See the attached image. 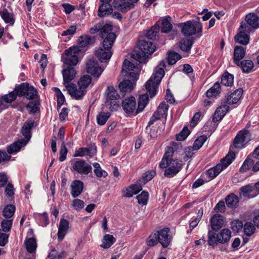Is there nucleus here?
<instances>
[{"instance_id": "obj_1", "label": "nucleus", "mask_w": 259, "mask_h": 259, "mask_svg": "<svg viewBox=\"0 0 259 259\" xmlns=\"http://www.w3.org/2000/svg\"><path fill=\"white\" fill-rule=\"evenodd\" d=\"M165 67V62L164 61H161L155 68L153 76L150 77L145 84L146 89L151 98H153L156 94L158 86L164 75V69Z\"/></svg>"}, {"instance_id": "obj_2", "label": "nucleus", "mask_w": 259, "mask_h": 259, "mask_svg": "<svg viewBox=\"0 0 259 259\" xmlns=\"http://www.w3.org/2000/svg\"><path fill=\"white\" fill-rule=\"evenodd\" d=\"M138 47L132 54L133 58L140 63H144L149 55L156 50V46L151 42L141 40L138 41Z\"/></svg>"}, {"instance_id": "obj_3", "label": "nucleus", "mask_w": 259, "mask_h": 259, "mask_svg": "<svg viewBox=\"0 0 259 259\" xmlns=\"http://www.w3.org/2000/svg\"><path fill=\"white\" fill-rule=\"evenodd\" d=\"M112 26L109 24H103V23H98L90 29L92 33H95L98 31L100 32V36L103 39L104 46L106 45V42H110V44L114 41L116 35L114 32H112Z\"/></svg>"}, {"instance_id": "obj_4", "label": "nucleus", "mask_w": 259, "mask_h": 259, "mask_svg": "<svg viewBox=\"0 0 259 259\" xmlns=\"http://www.w3.org/2000/svg\"><path fill=\"white\" fill-rule=\"evenodd\" d=\"M231 237V232L229 229H223L216 235L212 231L208 232V244L212 247L216 246L218 243L228 242Z\"/></svg>"}, {"instance_id": "obj_5", "label": "nucleus", "mask_w": 259, "mask_h": 259, "mask_svg": "<svg viewBox=\"0 0 259 259\" xmlns=\"http://www.w3.org/2000/svg\"><path fill=\"white\" fill-rule=\"evenodd\" d=\"M197 21L190 20L179 24V26L182 28V33L186 36H192L196 33L201 35L202 30V24L199 21V17H197Z\"/></svg>"}, {"instance_id": "obj_6", "label": "nucleus", "mask_w": 259, "mask_h": 259, "mask_svg": "<svg viewBox=\"0 0 259 259\" xmlns=\"http://www.w3.org/2000/svg\"><path fill=\"white\" fill-rule=\"evenodd\" d=\"M80 51L78 47H71L65 51L62 55V60L64 68L73 67L78 62V54Z\"/></svg>"}, {"instance_id": "obj_7", "label": "nucleus", "mask_w": 259, "mask_h": 259, "mask_svg": "<svg viewBox=\"0 0 259 259\" xmlns=\"http://www.w3.org/2000/svg\"><path fill=\"white\" fill-rule=\"evenodd\" d=\"M92 82V77L89 75H84L78 81V88L75 84V88L69 94L76 100H81L86 94V89Z\"/></svg>"}, {"instance_id": "obj_8", "label": "nucleus", "mask_w": 259, "mask_h": 259, "mask_svg": "<svg viewBox=\"0 0 259 259\" xmlns=\"http://www.w3.org/2000/svg\"><path fill=\"white\" fill-rule=\"evenodd\" d=\"M235 155L233 152H229L228 154L221 160V163L217 164L213 168L206 171V175L212 179L215 178L222 170L228 167L235 159Z\"/></svg>"}, {"instance_id": "obj_9", "label": "nucleus", "mask_w": 259, "mask_h": 259, "mask_svg": "<svg viewBox=\"0 0 259 259\" xmlns=\"http://www.w3.org/2000/svg\"><path fill=\"white\" fill-rule=\"evenodd\" d=\"M251 140V134L246 128L239 131L233 141V146L236 149L243 148L246 144Z\"/></svg>"}, {"instance_id": "obj_10", "label": "nucleus", "mask_w": 259, "mask_h": 259, "mask_svg": "<svg viewBox=\"0 0 259 259\" xmlns=\"http://www.w3.org/2000/svg\"><path fill=\"white\" fill-rule=\"evenodd\" d=\"M76 74V72L73 67L64 68L62 71L63 84L68 94L75 88V84L71 83V81L74 78Z\"/></svg>"}, {"instance_id": "obj_11", "label": "nucleus", "mask_w": 259, "mask_h": 259, "mask_svg": "<svg viewBox=\"0 0 259 259\" xmlns=\"http://www.w3.org/2000/svg\"><path fill=\"white\" fill-rule=\"evenodd\" d=\"M141 71V68L138 64L135 65L127 59H125L123 63L122 67V72L125 73V75L130 77L132 79L138 80L139 72Z\"/></svg>"}, {"instance_id": "obj_12", "label": "nucleus", "mask_w": 259, "mask_h": 259, "mask_svg": "<svg viewBox=\"0 0 259 259\" xmlns=\"http://www.w3.org/2000/svg\"><path fill=\"white\" fill-rule=\"evenodd\" d=\"M114 41H113L110 44V41L106 42V45L104 46L102 43L103 48H99L95 51V54L96 56L101 62H106L109 60L112 55V51H111L112 46Z\"/></svg>"}, {"instance_id": "obj_13", "label": "nucleus", "mask_w": 259, "mask_h": 259, "mask_svg": "<svg viewBox=\"0 0 259 259\" xmlns=\"http://www.w3.org/2000/svg\"><path fill=\"white\" fill-rule=\"evenodd\" d=\"M239 30V33L234 37L235 42L242 45H247L249 41V36L248 33L250 32V27L245 24H241Z\"/></svg>"}, {"instance_id": "obj_14", "label": "nucleus", "mask_w": 259, "mask_h": 259, "mask_svg": "<svg viewBox=\"0 0 259 259\" xmlns=\"http://www.w3.org/2000/svg\"><path fill=\"white\" fill-rule=\"evenodd\" d=\"M167 168L164 170L165 177L170 178L178 174L183 167V161L178 159H171Z\"/></svg>"}, {"instance_id": "obj_15", "label": "nucleus", "mask_w": 259, "mask_h": 259, "mask_svg": "<svg viewBox=\"0 0 259 259\" xmlns=\"http://www.w3.org/2000/svg\"><path fill=\"white\" fill-rule=\"evenodd\" d=\"M104 69L99 67L98 61L95 59L88 60L87 63V72L92 75L99 77L103 71Z\"/></svg>"}, {"instance_id": "obj_16", "label": "nucleus", "mask_w": 259, "mask_h": 259, "mask_svg": "<svg viewBox=\"0 0 259 259\" xmlns=\"http://www.w3.org/2000/svg\"><path fill=\"white\" fill-rule=\"evenodd\" d=\"M73 169L79 174L88 175L92 171V167L84 160L75 161L72 165Z\"/></svg>"}, {"instance_id": "obj_17", "label": "nucleus", "mask_w": 259, "mask_h": 259, "mask_svg": "<svg viewBox=\"0 0 259 259\" xmlns=\"http://www.w3.org/2000/svg\"><path fill=\"white\" fill-rule=\"evenodd\" d=\"M169 229L166 228L155 232L159 242L164 248H166L171 241V237L169 234Z\"/></svg>"}, {"instance_id": "obj_18", "label": "nucleus", "mask_w": 259, "mask_h": 259, "mask_svg": "<svg viewBox=\"0 0 259 259\" xmlns=\"http://www.w3.org/2000/svg\"><path fill=\"white\" fill-rule=\"evenodd\" d=\"M122 106L126 113L130 114L134 113L136 107L135 98L133 97L125 98L122 102Z\"/></svg>"}, {"instance_id": "obj_19", "label": "nucleus", "mask_w": 259, "mask_h": 259, "mask_svg": "<svg viewBox=\"0 0 259 259\" xmlns=\"http://www.w3.org/2000/svg\"><path fill=\"white\" fill-rule=\"evenodd\" d=\"M137 80L132 79V80L129 79H124L119 84V88L120 92L123 94L122 96H124V93L131 92L133 90L134 86L136 84Z\"/></svg>"}, {"instance_id": "obj_20", "label": "nucleus", "mask_w": 259, "mask_h": 259, "mask_svg": "<svg viewBox=\"0 0 259 259\" xmlns=\"http://www.w3.org/2000/svg\"><path fill=\"white\" fill-rule=\"evenodd\" d=\"M70 193L73 198L78 197L82 192L83 184L79 180H74L70 186Z\"/></svg>"}, {"instance_id": "obj_21", "label": "nucleus", "mask_w": 259, "mask_h": 259, "mask_svg": "<svg viewBox=\"0 0 259 259\" xmlns=\"http://www.w3.org/2000/svg\"><path fill=\"white\" fill-rule=\"evenodd\" d=\"M245 20L246 23H241V24H245L251 28L256 29L259 27V17L255 14H249L246 16Z\"/></svg>"}, {"instance_id": "obj_22", "label": "nucleus", "mask_w": 259, "mask_h": 259, "mask_svg": "<svg viewBox=\"0 0 259 259\" xmlns=\"http://www.w3.org/2000/svg\"><path fill=\"white\" fill-rule=\"evenodd\" d=\"M69 222L67 220L64 219L60 220L57 233L58 238L59 240L61 241L64 238L69 229Z\"/></svg>"}, {"instance_id": "obj_23", "label": "nucleus", "mask_w": 259, "mask_h": 259, "mask_svg": "<svg viewBox=\"0 0 259 259\" xmlns=\"http://www.w3.org/2000/svg\"><path fill=\"white\" fill-rule=\"evenodd\" d=\"M34 121L32 120H27L22 127L21 133L26 139V141H25L27 142V143L31 137V132L34 125Z\"/></svg>"}, {"instance_id": "obj_24", "label": "nucleus", "mask_w": 259, "mask_h": 259, "mask_svg": "<svg viewBox=\"0 0 259 259\" xmlns=\"http://www.w3.org/2000/svg\"><path fill=\"white\" fill-rule=\"evenodd\" d=\"M210 224L211 229L213 231H218L223 227L224 224L223 216L220 214H214L211 219Z\"/></svg>"}, {"instance_id": "obj_25", "label": "nucleus", "mask_w": 259, "mask_h": 259, "mask_svg": "<svg viewBox=\"0 0 259 259\" xmlns=\"http://www.w3.org/2000/svg\"><path fill=\"white\" fill-rule=\"evenodd\" d=\"M245 49L242 46H236L234 49L233 62L235 64H238L245 56Z\"/></svg>"}, {"instance_id": "obj_26", "label": "nucleus", "mask_w": 259, "mask_h": 259, "mask_svg": "<svg viewBox=\"0 0 259 259\" xmlns=\"http://www.w3.org/2000/svg\"><path fill=\"white\" fill-rule=\"evenodd\" d=\"M243 90L241 89H238L235 90L226 99L225 102L228 104H234L237 103L240 99Z\"/></svg>"}, {"instance_id": "obj_27", "label": "nucleus", "mask_w": 259, "mask_h": 259, "mask_svg": "<svg viewBox=\"0 0 259 259\" xmlns=\"http://www.w3.org/2000/svg\"><path fill=\"white\" fill-rule=\"evenodd\" d=\"M112 11V7L109 3H102L99 8L98 16L100 17H104L111 14Z\"/></svg>"}, {"instance_id": "obj_28", "label": "nucleus", "mask_w": 259, "mask_h": 259, "mask_svg": "<svg viewBox=\"0 0 259 259\" xmlns=\"http://www.w3.org/2000/svg\"><path fill=\"white\" fill-rule=\"evenodd\" d=\"M27 142H25L24 140L14 142L8 147L7 152L10 154L16 153L19 151L21 148L25 146Z\"/></svg>"}, {"instance_id": "obj_29", "label": "nucleus", "mask_w": 259, "mask_h": 259, "mask_svg": "<svg viewBox=\"0 0 259 259\" xmlns=\"http://www.w3.org/2000/svg\"><path fill=\"white\" fill-rule=\"evenodd\" d=\"M236 65L240 67L242 71L245 73L251 72L254 67V64L250 60H244L241 62L239 61V63Z\"/></svg>"}, {"instance_id": "obj_30", "label": "nucleus", "mask_w": 259, "mask_h": 259, "mask_svg": "<svg viewBox=\"0 0 259 259\" xmlns=\"http://www.w3.org/2000/svg\"><path fill=\"white\" fill-rule=\"evenodd\" d=\"M194 43V39L191 38L182 39L180 42V48L181 50L184 52H189L192 48V46Z\"/></svg>"}, {"instance_id": "obj_31", "label": "nucleus", "mask_w": 259, "mask_h": 259, "mask_svg": "<svg viewBox=\"0 0 259 259\" xmlns=\"http://www.w3.org/2000/svg\"><path fill=\"white\" fill-rule=\"evenodd\" d=\"M254 187L251 185H247L240 188V197H245L250 198L254 197V195H251V193L253 191Z\"/></svg>"}, {"instance_id": "obj_32", "label": "nucleus", "mask_w": 259, "mask_h": 259, "mask_svg": "<svg viewBox=\"0 0 259 259\" xmlns=\"http://www.w3.org/2000/svg\"><path fill=\"white\" fill-rule=\"evenodd\" d=\"M170 20L171 18L169 16H166L162 20L161 28L162 33H167L171 30L172 26L170 23Z\"/></svg>"}, {"instance_id": "obj_33", "label": "nucleus", "mask_w": 259, "mask_h": 259, "mask_svg": "<svg viewBox=\"0 0 259 259\" xmlns=\"http://www.w3.org/2000/svg\"><path fill=\"white\" fill-rule=\"evenodd\" d=\"M148 94H145L140 96L138 101V106L136 111V114H138L144 110L148 103Z\"/></svg>"}, {"instance_id": "obj_34", "label": "nucleus", "mask_w": 259, "mask_h": 259, "mask_svg": "<svg viewBox=\"0 0 259 259\" xmlns=\"http://www.w3.org/2000/svg\"><path fill=\"white\" fill-rule=\"evenodd\" d=\"M220 92V84L218 82H217L206 92V95L208 98H210L219 95Z\"/></svg>"}, {"instance_id": "obj_35", "label": "nucleus", "mask_w": 259, "mask_h": 259, "mask_svg": "<svg viewBox=\"0 0 259 259\" xmlns=\"http://www.w3.org/2000/svg\"><path fill=\"white\" fill-rule=\"evenodd\" d=\"M25 244L28 252L31 253L35 252L37 247V243L35 238L31 237L26 239L25 241Z\"/></svg>"}, {"instance_id": "obj_36", "label": "nucleus", "mask_w": 259, "mask_h": 259, "mask_svg": "<svg viewBox=\"0 0 259 259\" xmlns=\"http://www.w3.org/2000/svg\"><path fill=\"white\" fill-rule=\"evenodd\" d=\"M225 200L227 206L231 208L236 207L239 202L238 197L233 193L228 195Z\"/></svg>"}, {"instance_id": "obj_37", "label": "nucleus", "mask_w": 259, "mask_h": 259, "mask_svg": "<svg viewBox=\"0 0 259 259\" xmlns=\"http://www.w3.org/2000/svg\"><path fill=\"white\" fill-rule=\"evenodd\" d=\"M116 241V239L111 235H105L102 240L101 246L104 248H109Z\"/></svg>"}, {"instance_id": "obj_38", "label": "nucleus", "mask_w": 259, "mask_h": 259, "mask_svg": "<svg viewBox=\"0 0 259 259\" xmlns=\"http://www.w3.org/2000/svg\"><path fill=\"white\" fill-rule=\"evenodd\" d=\"M234 76L228 72H225L221 79V83L225 86H231L233 83Z\"/></svg>"}, {"instance_id": "obj_39", "label": "nucleus", "mask_w": 259, "mask_h": 259, "mask_svg": "<svg viewBox=\"0 0 259 259\" xmlns=\"http://www.w3.org/2000/svg\"><path fill=\"white\" fill-rule=\"evenodd\" d=\"M159 29L160 27L159 25H158L157 23L155 24L150 30L147 31L146 34V37L150 39H156L157 34L159 32Z\"/></svg>"}, {"instance_id": "obj_40", "label": "nucleus", "mask_w": 259, "mask_h": 259, "mask_svg": "<svg viewBox=\"0 0 259 259\" xmlns=\"http://www.w3.org/2000/svg\"><path fill=\"white\" fill-rule=\"evenodd\" d=\"M0 15L6 23H10L11 25H13L15 23V19L14 18L13 15L12 13L8 12L7 10L5 9L0 12Z\"/></svg>"}, {"instance_id": "obj_41", "label": "nucleus", "mask_w": 259, "mask_h": 259, "mask_svg": "<svg viewBox=\"0 0 259 259\" xmlns=\"http://www.w3.org/2000/svg\"><path fill=\"white\" fill-rule=\"evenodd\" d=\"M94 39L88 35H82L79 36L78 42L81 47H85L88 45L94 43Z\"/></svg>"}, {"instance_id": "obj_42", "label": "nucleus", "mask_w": 259, "mask_h": 259, "mask_svg": "<svg viewBox=\"0 0 259 259\" xmlns=\"http://www.w3.org/2000/svg\"><path fill=\"white\" fill-rule=\"evenodd\" d=\"M29 84L28 83H22L15 87L14 92L17 96H23L26 94Z\"/></svg>"}, {"instance_id": "obj_43", "label": "nucleus", "mask_w": 259, "mask_h": 259, "mask_svg": "<svg viewBox=\"0 0 259 259\" xmlns=\"http://www.w3.org/2000/svg\"><path fill=\"white\" fill-rule=\"evenodd\" d=\"M110 116L109 112H100L96 117L97 123L100 125H104Z\"/></svg>"}, {"instance_id": "obj_44", "label": "nucleus", "mask_w": 259, "mask_h": 259, "mask_svg": "<svg viewBox=\"0 0 259 259\" xmlns=\"http://www.w3.org/2000/svg\"><path fill=\"white\" fill-rule=\"evenodd\" d=\"M15 209L16 207L14 205H7L3 209V215L6 218H11L13 215Z\"/></svg>"}, {"instance_id": "obj_45", "label": "nucleus", "mask_w": 259, "mask_h": 259, "mask_svg": "<svg viewBox=\"0 0 259 259\" xmlns=\"http://www.w3.org/2000/svg\"><path fill=\"white\" fill-rule=\"evenodd\" d=\"M107 99L111 100H116L119 98V95L112 86H110L107 89Z\"/></svg>"}, {"instance_id": "obj_46", "label": "nucleus", "mask_w": 259, "mask_h": 259, "mask_svg": "<svg viewBox=\"0 0 259 259\" xmlns=\"http://www.w3.org/2000/svg\"><path fill=\"white\" fill-rule=\"evenodd\" d=\"M39 103L37 101H30L26 106L27 110L30 114H34L39 111Z\"/></svg>"}, {"instance_id": "obj_47", "label": "nucleus", "mask_w": 259, "mask_h": 259, "mask_svg": "<svg viewBox=\"0 0 259 259\" xmlns=\"http://www.w3.org/2000/svg\"><path fill=\"white\" fill-rule=\"evenodd\" d=\"M52 89L55 92L57 98V107L58 108L60 107L65 101L64 96L59 89L57 88H53Z\"/></svg>"}, {"instance_id": "obj_48", "label": "nucleus", "mask_w": 259, "mask_h": 259, "mask_svg": "<svg viewBox=\"0 0 259 259\" xmlns=\"http://www.w3.org/2000/svg\"><path fill=\"white\" fill-rule=\"evenodd\" d=\"M181 58V56L178 53L175 52H170L168 54L167 62L169 64H175L178 60Z\"/></svg>"}, {"instance_id": "obj_49", "label": "nucleus", "mask_w": 259, "mask_h": 259, "mask_svg": "<svg viewBox=\"0 0 259 259\" xmlns=\"http://www.w3.org/2000/svg\"><path fill=\"white\" fill-rule=\"evenodd\" d=\"M206 140L207 137L205 135H202L198 137L194 141L192 146L194 148V150H199L202 146Z\"/></svg>"}, {"instance_id": "obj_50", "label": "nucleus", "mask_w": 259, "mask_h": 259, "mask_svg": "<svg viewBox=\"0 0 259 259\" xmlns=\"http://www.w3.org/2000/svg\"><path fill=\"white\" fill-rule=\"evenodd\" d=\"M169 106L165 103H161L160 104L157 108L156 114L158 115L160 117L165 115L167 114V111L168 109Z\"/></svg>"}, {"instance_id": "obj_51", "label": "nucleus", "mask_w": 259, "mask_h": 259, "mask_svg": "<svg viewBox=\"0 0 259 259\" xmlns=\"http://www.w3.org/2000/svg\"><path fill=\"white\" fill-rule=\"evenodd\" d=\"M139 204L142 205H146L149 198L148 193L143 191L141 194H139L136 197Z\"/></svg>"}, {"instance_id": "obj_52", "label": "nucleus", "mask_w": 259, "mask_h": 259, "mask_svg": "<svg viewBox=\"0 0 259 259\" xmlns=\"http://www.w3.org/2000/svg\"><path fill=\"white\" fill-rule=\"evenodd\" d=\"M255 227L250 222H247L244 226V233L247 236H250L254 232Z\"/></svg>"}, {"instance_id": "obj_53", "label": "nucleus", "mask_w": 259, "mask_h": 259, "mask_svg": "<svg viewBox=\"0 0 259 259\" xmlns=\"http://www.w3.org/2000/svg\"><path fill=\"white\" fill-rule=\"evenodd\" d=\"M190 132L187 126L184 127L182 131L177 135L176 139L177 141L185 140L190 134Z\"/></svg>"}, {"instance_id": "obj_54", "label": "nucleus", "mask_w": 259, "mask_h": 259, "mask_svg": "<svg viewBox=\"0 0 259 259\" xmlns=\"http://www.w3.org/2000/svg\"><path fill=\"white\" fill-rule=\"evenodd\" d=\"M253 160L250 157H247V158L244 161L243 164L240 167V171H244L249 169L251 166L253 164Z\"/></svg>"}, {"instance_id": "obj_55", "label": "nucleus", "mask_w": 259, "mask_h": 259, "mask_svg": "<svg viewBox=\"0 0 259 259\" xmlns=\"http://www.w3.org/2000/svg\"><path fill=\"white\" fill-rule=\"evenodd\" d=\"M37 95V91L32 87L28 85L26 94L25 95L27 99H33Z\"/></svg>"}, {"instance_id": "obj_56", "label": "nucleus", "mask_w": 259, "mask_h": 259, "mask_svg": "<svg viewBox=\"0 0 259 259\" xmlns=\"http://www.w3.org/2000/svg\"><path fill=\"white\" fill-rule=\"evenodd\" d=\"M147 244L149 246H153L157 244L158 239L156 233H152L147 239Z\"/></svg>"}, {"instance_id": "obj_57", "label": "nucleus", "mask_w": 259, "mask_h": 259, "mask_svg": "<svg viewBox=\"0 0 259 259\" xmlns=\"http://www.w3.org/2000/svg\"><path fill=\"white\" fill-rule=\"evenodd\" d=\"M12 226V220H4L1 223V227L3 231L8 232L11 230Z\"/></svg>"}, {"instance_id": "obj_58", "label": "nucleus", "mask_w": 259, "mask_h": 259, "mask_svg": "<svg viewBox=\"0 0 259 259\" xmlns=\"http://www.w3.org/2000/svg\"><path fill=\"white\" fill-rule=\"evenodd\" d=\"M68 150L67 148L65 146L64 141H63L61 144V148L60 150V156H59V160L61 162H62L65 160L66 158V154L67 153Z\"/></svg>"}, {"instance_id": "obj_59", "label": "nucleus", "mask_w": 259, "mask_h": 259, "mask_svg": "<svg viewBox=\"0 0 259 259\" xmlns=\"http://www.w3.org/2000/svg\"><path fill=\"white\" fill-rule=\"evenodd\" d=\"M231 229L235 232H239L243 227V223L239 220H234L231 222Z\"/></svg>"}, {"instance_id": "obj_60", "label": "nucleus", "mask_w": 259, "mask_h": 259, "mask_svg": "<svg viewBox=\"0 0 259 259\" xmlns=\"http://www.w3.org/2000/svg\"><path fill=\"white\" fill-rule=\"evenodd\" d=\"M156 175L155 171L151 170L145 172L142 177L143 182L145 184L150 181Z\"/></svg>"}, {"instance_id": "obj_61", "label": "nucleus", "mask_w": 259, "mask_h": 259, "mask_svg": "<svg viewBox=\"0 0 259 259\" xmlns=\"http://www.w3.org/2000/svg\"><path fill=\"white\" fill-rule=\"evenodd\" d=\"M67 256V253L63 251L60 253L58 256L55 250H52L48 256V259H64Z\"/></svg>"}, {"instance_id": "obj_62", "label": "nucleus", "mask_w": 259, "mask_h": 259, "mask_svg": "<svg viewBox=\"0 0 259 259\" xmlns=\"http://www.w3.org/2000/svg\"><path fill=\"white\" fill-rule=\"evenodd\" d=\"M72 205L75 210L79 211L84 207V202L80 199H75L72 201Z\"/></svg>"}, {"instance_id": "obj_63", "label": "nucleus", "mask_w": 259, "mask_h": 259, "mask_svg": "<svg viewBox=\"0 0 259 259\" xmlns=\"http://www.w3.org/2000/svg\"><path fill=\"white\" fill-rule=\"evenodd\" d=\"M15 92H14V91H13L8 94L4 95L6 103H7L8 104L11 103L16 99L17 96L16 94H15Z\"/></svg>"}, {"instance_id": "obj_64", "label": "nucleus", "mask_w": 259, "mask_h": 259, "mask_svg": "<svg viewBox=\"0 0 259 259\" xmlns=\"http://www.w3.org/2000/svg\"><path fill=\"white\" fill-rule=\"evenodd\" d=\"M88 155V151L87 147H81L76 149L74 154V157H83Z\"/></svg>"}]
</instances>
